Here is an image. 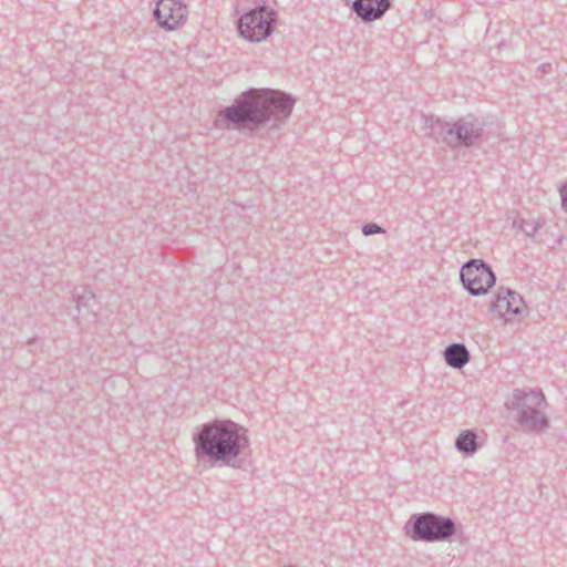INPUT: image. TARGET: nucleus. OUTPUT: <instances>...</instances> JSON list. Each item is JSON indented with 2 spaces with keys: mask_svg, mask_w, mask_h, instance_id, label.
Instances as JSON below:
<instances>
[{
  "mask_svg": "<svg viewBox=\"0 0 567 567\" xmlns=\"http://www.w3.org/2000/svg\"><path fill=\"white\" fill-rule=\"evenodd\" d=\"M295 103L296 100L284 91L251 87L218 112L215 126L252 132L271 123L272 128H279L290 117Z\"/></svg>",
  "mask_w": 567,
  "mask_h": 567,
  "instance_id": "1",
  "label": "nucleus"
},
{
  "mask_svg": "<svg viewBox=\"0 0 567 567\" xmlns=\"http://www.w3.org/2000/svg\"><path fill=\"white\" fill-rule=\"evenodd\" d=\"M247 430L231 420L204 423L194 434V452L199 461L240 468L249 450Z\"/></svg>",
  "mask_w": 567,
  "mask_h": 567,
  "instance_id": "2",
  "label": "nucleus"
},
{
  "mask_svg": "<svg viewBox=\"0 0 567 567\" xmlns=\"http://www.w3.org/2000/svg\"><path fill=\"white\" fill-rule=\"evenodd\" d=\"M507 408L516 411V422L525 432L540 433L549 426L546 398L540 389H515Z\"/></svg>",
  "mask_w": 567,
  "mask_h": 567,
  "instance_id": "3",
  "label": "nucleus"
},
{
  "mask_svg": "<svg viewBox=\"0 0 567 567\" xmlns=\"http://www.w3.org/2000/svg\"><path fill=\"white\" fill-rule=\"evenodd\" d=\"M404 530L413 540L435 543L449 540L456 533V525L451 517L425 512L412 515Z\"/></svg>",
  "mask_w": 567,
  "mask_h": 567,
  "instance_id": "4",
  "label": "nucleus"
},
{
  "mask_svg": "<svg viewBox=\"0 0 567 567\" xmlns=\"http://www.w3.org/2000/svg\"><path fill=\"white\" fill-rule=\"evenodd\" d=\"M276 22L277 12L274 9L265 4L257 6L240 16L238 32L244 39L259 43L274 32Z\"/></svg>",
  "mask_w": 567,
  "mask_h": 567,
  "instance_id": "5",
  "label": "nucleus"
},
{
  "mask_svg": "<svg viewBox=\"0 0 567 567\" xmlns=\"http://www.w3.org/2000/svg\"><path fill=\"white\" fill-rule=\"evenodd\" d=\"M460 278L463 287L472 296H484L495 285L496 276L492 267L481 260L471 259L461 268Z\"/></svg>",
  "mask_w": 567,
  "mask_h": 567,
  "instance_id": "6",
  "label": "nucleus"
},
{
  "mask_svg": "<svg viewBox=\"0 0 567 567\" xmlns=\"http://www.w3.org/2000/svg\"><path fill=\"white\" fill-rule=\"evenodd\" d=\"M452 147H471L481 144L486 140L485 123L473 114L460 117L453 123V133L450 132Z\"/></svg>",
  "mask_w": 567,
  "mask_h": 567,
  "instance_id": "7",
  "label": "nucleus"
},
{
  "mask_svg": "<svg viewBox=\"0 0 567 567\" xmlns=\"http://www.w3.org/2000/svg\"><path fill=\"white\" fill-rule=\"evenodd\" d=\"M187 7L182 0H158L154 9V18L166 31H174L186 22Z\"/></svg>",
  "mask_w": 567,
  "mask_h": 567,
  "instance_id": "8",
  "label": "nucleus"
},
{
  "mask_svg": "<svg viewBox=\"0 0 567 567\" xmlns=\"http://www.w3.org/2000/svg\"><path fill=\"white\" fill-rule=\"evenodd\" d=\"M390 8V0H354L351 6V10L363 22L381 19Z\"/></svg>",
  "mask_w": 567,
  "mask_h": 567,
  "instance_id": "9",
  "label": "nucleus"
},
{
  "mask_svg": "<svg viewBox=\"0 0 567 567\" xmlns=\"http://www.w3.org/2000/svg\"><path fill=\"white\" fill-rule=\"evenodd\" d=\"M425 134L435 141H443L449 146L452 145L450 132L453 133V123L445 122L434 115L425 117Z\"/></svg>",
  "mask_w": 567,
  "mask_h": 567,
  "instance_id": "10",
  "label": "nucleus"
},
{
  "mask_svg": "<svg viewBox=\"0 0 567 567\" xmlns=\"http://www.w3.org/2000/svg\"><path fill=\"white\" fill-rule=\"evenodd\" d=\"M446 363L454 369H462L471 359L467 348L463 343H451L444 349Z\"/></svg>",
  "mask_w": 567,
  "mask_h": 567,
  "instance_id": "11",
  "label": "nucleus"
},
{
  "mask_svg": "<svg viewBox=\"0 0 567 567\" xmlns=\"http://www.w3.org/2000/svg\"><path fill=\"white\" fill-rule=\"evenodd\" d=\"M477 439V433L474 430L462 431L455 440V447L464 455H473L481 447Z\"/></svg>",
  "mask_w": 567,
  "mask_h": 567,
  "instance_id": "12",
  "label": "nucleus"
},
{
  "mask_svg": "<svg viewBox=\"0 0 567 567\" xmlns=\"http://www.w3.org/2000/svg\"><path fill=\"white\" fill-rule=\"evenodd\" d=\"M93 299L94 293L85 287L74 288L72 291V300L76 303L79 312H81L83 309L90 311L89 303Z\"/></svg>",
  "mask_w": 567,
  "mask_h": 567,
  "instance_id": "13",
  "label": "nucleus"
},
{
  "mask_svg": "<svg viewBox=\"0 0 567 567\" xmlns=\"http://www.w3.org/2000/svg\"><path fill=\"white\" fill-rule=\"evenodd\" d=\"M504 293L507 295L508 309L511 315H520L526 308L523 297L509 288L504 289Z\"/></svg>",
  "mask_w": 567,
  "mask_h": 567,
  "instance_id": "14",
  "label": "nucleus"
},
{
  "mask_svg": "<svg viewBox=\"0 0 567 567\" xmlns=\"http://www.w3.org/2000/svg\"><path fill=\"white\" fill-rule=\"evenodd\" d=\"M505 288H501L495 296V300L491 302L489 305V311L497 312L501 316L504 313H509L508 309V297L506 293H504Z\"/></svg>",
  "mask_w": 567,
  "mask_h": 567,
  "instance_id": "15",
  "label": "nucleus"
},
{
  "mask_svg": "<svg viewBox=\"0 0 567 567\" xmlns=\"http://www.w3.org/2000/svg\"><path fill=\"white\" fill-rule=\"evenodd\" d=\"M543 226L537 219H520L519 229L528 237H533L535 233Z\"/></svg>",
  "mask_w": 567,
  "mask_h": 567,
  "instance_id": "16",
  "label": "nucleus"
},
{
  "mask_svg": "<svg viewBox=\"0 0 567 567\" xmlns=\"http://www.w3.org/2000/svg\"><path fill=\"white\" fill-rule=\"evenodd\" d=\"M385 229L375 223H367L362 226V234L364 236H371L374 234H384Z\"/></svg>",
  "mask_w": 567,
  "mask_h": 567,
  "instance_id": "17",
  "label": "nucleus"
},
{
  "mask_svg": "<svg viewBox=\"0 0 567 567\" xmlns=\"http://www.w3.org/2000/svg\"><path fill=\"white\" fill-rule=\"evenodd\" d=\"M559 195L561 198V207L567 213V183L559 187Z\"/></svg>",
  "mask_w": 567,
  "mask_h": 567,
  "instance_id": "18",
  "label": "nucleus"
},
{
  "mask_svg": "<svg viewBox=\"0 0 567 567\" xmlns=\"http://www.w3.org/2000/svg\"><path fill=\"white\" fill-rule=\"evenodd\" d=\"M539 71H542L543 73H548L550 72L551 70V65L549 63H546V64H542L539 68H538Z\"/></svg>",
  "mask_w": 567,
  "mask_h": 567,
  "instance_id": "19",
  "label": "nucleus"
},
{
  "mask_svg": "<svg viewBox=\"0 0 567 567\" xmlns=\"http://www.w3.org/2000/svg\"><path fill=\"white\" fill-rule=\"evenodd\" d=\"M288 567H295V566H291V565H290V566H288Z\"/></svg>",
  "mask_w": 567,
  "mask_h": 567,
  "instance_id": "20",
  "label": "nucleus"
}]
</instances>
